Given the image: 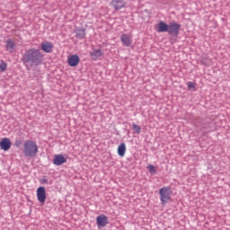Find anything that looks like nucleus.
Segmentation results:
<instances>
[{"instance_id": "1", "label": "nucleus", "mask_w": 230, "mask_h": 230, "mask_svg": "<svg viewBox=\"0 0 230 230\" xmlns=\"http://www.w3.org/2000/svg\"><path fill=\"white\" fill-rule=\"evenodd\" d=\"M44 60V54L39 49H29L22 58L24 66H40Z\"/></svg>"}, {"instance_id": "2", "label": "nucleus", "mask_w": 230, "mask_h": 230, "mask_svg": "<svg viewBox=\"0 0 230 230\" xmlns=\"http://www.w3.org/2000/svg\"><path fill=\"white\" fill-rule=\"evenodd\" d=\"M23 154L25 157H35L39 154V146L33 140H27L23 144Z\"/></svg>"}, {"instance_id": "3", "label": "nucleus", "mask_w": 230, "mask_h": 230, "mask_svg": "<svg viewBox=\"0 0 230 230\" xmlns=\"http://www.w3.org/2000/svg\"><path fill=\"white\" fill-rule=\"evenodd\" d=\"M173 191L170 187H163L159 190L160 200L162 204H166L171 200Z\"/></svg>"}, {"instance_id": "4", "label": "nucleus", "mask_w": 230, "mask_h": 230, "mask_svg": "<svg viewBox=\"0 0 230 230\" xmlns=\"http://www.w3.org/2000/svg\"><path fill=\"white\" fill-rule=\"evenodd\" d=\"M38 202L44 205L46 203V188L39 187L36 190Z\"/></svg>"}, {"instance_id": "5", "label": "nucleus", "mask_w": 230, "mask_h": 230, "mask_svg": "<svg viewBox=\"0 0 230 230\" xmlns=\"http://www.w3.org/2000/svg\"><path fill=\"white\" fill-rule=\"evenodd\" d=\"M181 30V24L172 22L168 25L167 32L170 35H179V31Z\"/></svg>"}, {"instance_id": "6", "label": "nucleus", "mask_w": 230, "mask_h": 230, "mask_svg": "<svg viewBox=\"0 0 230 230\" xmlns=\"http://www.w3.org/2000/svg\"><path fill=\"white\" fill-rule=\"evenodd\" d=\"M67 64L70 67H76L80 64V57L76 54L67 57Z\"/></svg>"}, {"instance_id": "7", "label": "nucleus", "mask_w": 230, "mask_h": 230, "mask_svg": "<svg viewBox=\"0 0 230 230\" xmlns=\"http://www.w3.org/2000/svg\"><path fill=\"white\" fill-rule=\"evenodd\" d=\"M96 222H97L98 227H105V226L109 224V217L102 214L96 217Z\"/></svg>"}, {"instance_id": "8", "label": "nucleus", "mask_w": 230, "mask_h": 230, "mask_svg": "<svg viewBox=\"0 0 230 230\" xmlns=\"http://www.w3.org/2000/svg\"><path fill=\"white\" fill-rule=\"evenodd\" d=\"M0 148L4 152H8L9 148H12V141L8 137H4L0 141Z\"/></svg>"}, {"instance_id": "9", "label": "nucleus", "mask_w": 230, "mask_h": 230, "mask_svg": "<svg viewBox=\"0 0 230 230\" xmlns=\"http://www.w3.org/2000/svg\"><path fill=\"white\" fill-rule=\"evenodd\" d=\"M120 40L125 48L132 46V34H122L120 37Z\"/></svg>"}, {"instance_id": "10", "label": "nucleus", "mask_w": 230, "mask_h": 230, "mask_svg": "<svg viewBox=\"0 0 230 230\" xmlns=\"http://www.w3.org/2000/svg\"><path fill=\"white\" fill-rule=\"evenodd\" d=\"M66 157H64V155H54V160H53V164H55L56 166H60L62 164H64V163H66Z\"/></svg>"}, {"instance_id": "11", "label": "nucleus", "mask_w": 230, "mask_h": 230, "mask_svg": "<svg viewBox=\"0 0 230 230\" xmlns=\"http://www.w3.org/2000/svg\"><path fill=\"white\" fill-rule=\"evenodd\" d=\"M40 46L42 51H44L45 53H51L53 51L54 46L52 42L43 41Z\"/></svg>"}, {"instance_id": "12", "label": "nucleus", "mask_w": 230, "mask_h": 230, "mask_svg": "<svg viewBox=\"0 0 230 230\" xmlns=\"http://www.w3.org/2000/svg\"><path fill=\"white\" fill-rule=\"evenodd\" d=\"M127 2L125 0H112L111 5L115 10H121L124 6H126Z\"/></svg>"}, {"instance_id": "13", "label": "nucleus", "mask_w": 230, "mask_h": 230, "mask_svg": "<svg viewBox=\"0 0 230 230\" xmlns=\"http://www.w3.org/2000/svg\"><path fill=\"white\" fill-rule=\"evenodd\" d=\"M156 31H158V33H164L165 31H168V24L163 21L159 22Z\"/></svg>"}, {"instance_id": "14", "label": "nucleus", "mask_w": 230, "mask_h": 230, "mask_svg": "<svg viewBox=\"0 0 230 230\" xmlns=\"http://www.w3.org/2000/svg\"><path fill=\"white\" fill-rule=\"evenodd\" d=\"M90 55L93 60H98L101 57H103L104 53L102 49H93Z\"/></svg>"}, {"instance_id": "15", "label": "nucleus", "mask_w": 230, "mask_h": 230, "mask_svg": "<svg viewBox=\"0 0 230 230\" xmlns=\"http://www.w3.org/2000/svg\"><path fill=\"white\" fill-rule=\"evenodd\" d=\"M117 152L119 157H125V154L127 152V145L125 143H121L118 146Z\"/></svg>"}, {"instance_id": "16", "label": "nucleus", "mask_w": 230, "mask_h": 230, "mask_svg": "<svg viewBox=\"0 0 230 230\" xmlns=\"http://www.w3.org/2000/svg\"><path fill=\"white\" fill-rule=\"evenodd\" d=\"M6 51L9 53H13V49H15V42L13 40H8L5 43Z\"/></svg>"}, {"instance_id": "17", "label": "nucleus", "mask_w": 230, "mask_h": 230, "mask_svg": "<svg viewBox=\"0 0 230 230\" xmlns=\"http://www.w3.org/2000/svg\"><path fill=\"white\" fill-rule=\"evenodd\" d=\"M75 37L77 39H84L85 37V29H76L75 31Z\"/></svg>"}, {"instance_id": "18", "label": "nucleus", "mask_w": 230, "mask_h": 230, "mask_svg": "<svg viewBox=\"0 0 230 230\" xmlns=\"http://www.w3.org/2000/svg\"><path fill=\"white\" fill-rule=\"evenodd\" d=\"M132 128L135 130L136 134H141V127L136 123L132 124Z\"/></svg>"}, {"instance_id": "19", "label": "nucleus", "mask_w": 230, "mask_h": 230, "mask_svg": "<svg viewBox=\"0 0 230 230\" xmlns=\"http://www.w3.org/2000/svg\"><path fill=\"white\" fill-rule=\"evenodd\" d=\"M7 65L4 61L0 62V71L1 73H4L6 71Z\"/></svg>"}, {"instance_id": "20", "label": "nucleus", "mask_w": 230, "mask_h": 230, "mask_svg": "<svg viewBox=\"0 0 230 230\" xmlns=\"http://www.w3.org/2000/svg\"><path fill=\"white\" fill-rule=\"evenodd\" d=\"M147 168H148L150 173H155V172H156V171H155V166L150 164V165H148Z\"/></svg>"}, {"instance_id": "21", "label": "nucleus", "mask_w": 230, "mask_h": 230, "mask_svg": "<svg viewBox=\"0 0 230 230\" xmlns=\"http://www.w3.org/2000/svg\"><path fill=\"white\" fill-rule=\"evenodd\" d=\"M187 86H188L189 89H195L196 84H195V83L188 82Z\"/></svg>"}, {"instance_id": "22", "label": "nucleus", "mask_w": 230, "mask_h": 230, "mask_svg": "<svg viewBox=\"0 0 230 230\" xmlns=\"http://www.w3.org/2000/svg\"><path fill=\"white\" fill-rule=\"evenodd\" d=\"M15 146H21V141L15 143Z\"/></svg>"}]
</instances>
